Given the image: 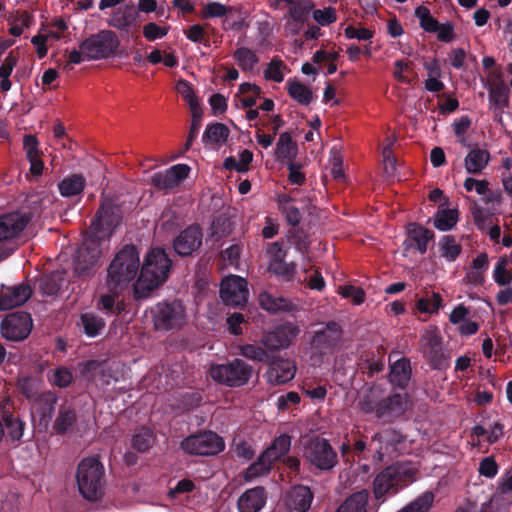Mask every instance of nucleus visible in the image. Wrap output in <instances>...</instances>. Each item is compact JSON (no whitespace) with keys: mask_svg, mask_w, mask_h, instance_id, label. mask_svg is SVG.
<instances>
[{"mask_svg":"<svg viewBox=\"0 0 512 512\" xmlns=\"http://www.w3.org/2000/svg\"><path fill=\"white\" fill-rule=\"evenodd\" d=\"M173 262L165 249L155 247L149 250L140 268L137 280L133 284L136 300L146 299L151 292L169 278Z\"/></svg>","mask_w":512,"mask_h":512,"instance_id":"1","label":"nucleus"},{"mask_svg":"<svg viewBox=\"0 0 512 512\" xmlns=\"http://www.w3.org/2000/svg\"><path fill=\"white\" fill-rule=\"evenodd\" d=\"M419 468L410 461H398L379 472L373 482L374 498L383 504L417 480Z\"/></svg>","mask_w":512,"mask_h":512,"instance_id":"2","label":"nucleus"},{"mask_svg":"<svg viewBox=\"0 0 512 512\" xmlns=\"http://www.w3.org/2000/svg\"><path fill=\"white\" fill-rule=\"evenodd\" d=\"M140 256L135 245H125L121 248L107 269L106 285L114 294H121L134 282L140 273Z\"/></svg>","mask_w":512,"mask_h":512,"instance_id":"3","label":"nucleus"},{"mask_svg":"<svg viewBox=\"0 0 512 512\" xmlns=\"http://www.w3.org/2000/svg\"><path fill=\"white\" fill-rule=\"evenodd\" d=\"M407 401V394L385 395L381 386L374 385L362 396L359 405L364 413L374 414L384 422H392L405 413Z\"/></svg>","mask_w":512,"mask_h":512,"instance_id":"4","label":"nucleus"},{"mask_svg":"<svg viewBox=\"0 0 512 512\" xmlns=\"http://www.w3.org/2000/svg\"><path fill=\"white\" fill-rule=\"evenodd\" d=\"M123 216V205L117 199H103L93 217L90 236L99 241L108 240L121 224Z\"/></svg>","mask_w":512,"mask_h":512,"instance_id":"5","label":"nucleus"},{"mask_svg":"<svg viewBox=\"0 0 512 512\" xmlns=\"http://www.w3.org/2000/svg\"><path fill=\"white\" fill-rule=\"evenodd\" d=\"M104 467L94 457L84 458L77 467L76 481L80 494L89 501L98 500L103 494Z\"/></svg>","mask_w":512,"mask_h":512,"instance_id":"6","label":"nucleus"},{"mask_svg":"<svg viewBox=\"0 0 512 512\" xmlns=\"http://www.w3.org/2000/svg\"><path fill=\"white\" fill-rule=\"evenodd\" d=\"M150 313L156 331L180 329L187 321L186 307L177 299L158 302Z\"/></svg>","mask_w":512,"mask_h":512,"instance_id":"7","label":"nucleus"},{"mask_svg":"<svg viewBox=\"0 0 512 512\" xmlns=\"http://www.w3.org/2000/svg\"><path fill=\"white\" fill-rule=\"evenodd\" d=\"M85 59L90 61L108 59L118 53L120 39L112 30H100L80 43Z\"/></svg>","mask_w":512,"mask_h":512,"instance_id":"8","label":"nucleus"},{"mask_svg":"<svg viewBox=\"0 0 512 512\" xmlns=\"http://www.w3.org/2000/svg\"><path fill=\"white\" fill-rule=\"evenodd\" d=\"M253 374V367L244 360L234 358L210 367L211 378L222 385L235 388L246 385Z\"/></svg>","mask_w":512,"mask_h":512,"instance_id":"9","label":"nucleus"},{"mask_svg":"<svg viewBox=\"0 0 512 512\" xmlns=\"http://www.w3.org/2000/svg\"><path fill=\"white\" fill-rule=\"evenodd\" d=\"M180 448L189 455L215 456L225 449V442L216 432L205 430L185 437Z\"/></svg>","mask_w":512,"mask_h":512,"instance_id":"10","label":"nucleus"},{"mask_svg":"<svg viewBox=\"0 0 512 512\" xmlns=\"http://www.w3.org/2000/svg\"><path fill=\"white\" fill-rule=\"evenodd\" d=\"M343 335V329L336 321H328L313 332L310 339L312 357H318L321 361L326 355L332 354L338 346Z\"/></svg>","mask_w":512,"mask_h":512,"instance_id":"11","label":"nucleus"},{"mask_svg":"<svg viewBox=\"0 0 512 512\" xmlns=\"http://www.w3.org/2000/svg\"><path fill=\"white\" fill-rule=\"evenodd\" d=\"M101 256V241L89 236L78 248L74 259V273L79 278L93 275L94 269Z\"/></svg>","mask_w":512,"mask_h":512,"instance_id":"12","label":"nucleus"},{"mask_svg":"<svg viewBox=\"0 0 512 512\" xmlns=\"http://www.w3.org/2000/svg\"><path fill=\"white\" fill-rule=\"evenodd\" d=\"M305 458L317 469L330 471L338 463V456L329 441L315 437L304 448Z\"/></svg>","mask_w":512,"mask_h":512,"instance_id":"13","label":"nucleus"},{"mask_svg":"<svg viewBox=\"0 0 512 512\" xmlns=\"http://www.w3.org/2000/svg\"><path fill=\"white\" fill-rule=\"evenodd\" d=\"M266 251L269 256L268 271L283 282L293 281L296 264L285 261L287 251L284 249L283 243L280 241L268 243Z\"/></svg>","mask_w":512,"mask_h":512,"instance_id":"14","label":"nucleus"},{"mask_svg":"<svg viewBox=\"0 0 512 512\" xmlns=\"http://www.w3.org/2000/svg\"><path fill=\"white\" fill-rule=\"evenodd\" d=\"M31 315L25 311L10 313L4 317L0 324L1 335L9 341H22L32 330Z\"/></svg>","mask_w":512,"mask_h":512,"instance_id":"15","label":"nucleus"},{"mask_svg":"<svg viewBox=\"0 0 512 512\" xmlns=\"http://www.w3.org/2000/svg\"><path fill=\"white\" fill-rule=\"evenodd\" d=\"M247 281L237 275L226 277L220 285V298L226 306L243 308L248 300Z\"/></svg>","mask_w":512,"mask_h":512,"instance_id":"16","label":"nucleus"},{"mask_svg":"<svg viewBox=\"0 0 512 512\" xmlns=\"http://www.w3.org/2000/svg\"><path fill=\"white\" fill-rule=\"evenodd\" d=\"M299 332L298 325L286 322L276 326L273 330L264 332L260 342L270 352L286 349L291 345Z\"/></svg>","mask_w":512,"mask_h":512,"instance_id":"17","label":"nucleus"},{"mask_svg":"<svg viewBox=\"0 0 512 512\" xmlns=\"http://www.w3.org/2000/svg\"><path fill=\"white\" fill-rule=\"evenodd\" d=\"M203 243V230L199 224H191L174 237L172 247L182 258L191 257L199 251Z\"/></svg>","mask_w":512,"mask_h":512,"instance_id":"18","label":"nucleus"},{"mask_svg":"<svg viewBox=\"0 0 512 512\" xmlns=\"http://www.w3.org/2000/svg\"><path fill=\"white\" fill-rule=\"evenodd\" d=\"M58 396L54 391L46 390L36 395L32 401L31 413L38 417L39 425L47 428L55 416Z\"/></svg>","mask_w":512,"mask_h":512,"instance_id":"19","label":"nucleus"},{"mask_svg":"<svg viewBox=\"0 0 512 512\" xmlns=\"http://www.w3.org/2000/svg\"><path fill=\"white\" fill-rule=\"evenodd\" d=\"M26 422L12 411L3 410L0 418V444L6 439L11 444L19 445L23 442Z\"/></svg>","mask_w":512,"mask_h":512,"instance_id":"20","label":"nucleus"},{"mask_svg":"<svg viewBox=\"0 0 512 512\" xmlns=\"http://www.w3.org/2000/svg\"><path fill=\"white\" fill-rule=\"evenodd\" d=\"M406 229L407 237L403 242L404 250L413 249L424 255L427 252L428 244L434 240V232L419 223H409Z\"/></svg>","mask_w":512,"mask_h":512,"instance_id":"21","label":"nucleus"},{"mask_svg":"<svg viewBox=\"0 0 512 512\" xmlns=\"http://www.w3.org/2000/svg\"><path fill=\"white\" fill-rule=\"evenodd\" d=\"M267 365L266 377L271 385L285 384L295 376L296 367L289 359L271 355Z\"/></svg>","mask_w":512,"mask_h":512,"instance_id":"22","label":"nucleus"},{"mask_svg":"<svg viewBox=\"0 0 512 512\" xmlns=\"http://www.w3.org/2000/svg\"><path fill=\"white\" fill-rule=\"evenodd\" d=\"M31 217L27 213L11 212L0 216V242L7 241L18 236Z\"/></svg>","mask_w":512,"mask_h":512,"instance_id":"23","label":"nucleus"},{"mask_svg":"<svg viewBox=\"0 0 512 512\" xmlns=\"http://www.w3.org/2000/svg\"><path fill=\"white\" fill-rule=\"evenodd\" d=\"M313 493L308 486L295 485L287 492L285 505L288 512H306L313 501Z\"/></svg>","mask_w":512,"mask_h":512,"instance_id":"24","label":"nucleus"},{"mask_svg":"<svg viewBox=\"0 0 512 512\" xmlns=\"http://www.w3.org/2000/svg\"><path fill=\"white\" fill-rule=\"evenodd\" d=\"M267 493L263 486L247 489L237 500L238 512H260L266 505Z\"/></svg>","mask_w":512,"mask_h":512,"instance_id":"25","label":"nucleus"},{"mask_svg":"<svg viewBox=\"0 0 512 512\" xmlns=\"http://www.w3.org/2000/svg\"><path fill=\"white\" fill-rule=\"evenodd\" d=\"M31 295L32 289L25 283L3 289L0 294V310H10L21 306L28 301Z\"/></svg>","mask_w":512,"mask_h":512,"instance_id":"26","label":"nucleus"},{"mask_svg":"<svg viewBox=\"0 0 512 512\" xmlns=\"http://www.w3.org/2000/svg\"><path fill=\"white\" fill-rule=\"evenodd\" d=\"M77 420L78 416L74 405L64 401L58 407L52 428L56 434L65 435L75 427Z\"/></svg>","mask_w":512,"mask_h":512,"instance_id":"27","label":"nucleus"},{"mask_svg":"<svg viewBox=\"0 0 512 512\" xmlns=\"http://www.w3.org/2000/svg\"><path fill=\"white\" fill-rule=\"evenodd\" d=\"M412 377L410 360L402 357L389 365V382L401 390H405Z\"/></svg>","mask_w":512,"mask_h":512,"instance_id":"28","label":"nucleus"},{"mask_svg":"<svg viewBox=\"0 0 512 512\" xmlns=\"http://www.w3.org/2000/svg\"><path fill=\"white\" fill-rule=\"evenodd\" d=\"M372 439L380 443V450L392 453L399 450V446L406 441V435L400 430L389 427L375 433Z\"/></svg>","mask_w":512,"mask_h":512,"instance_id":"29","label":"nucleus"},{"mask_svg":"<svg viewBox=\"0 0 512 512\" xmlns=\"http://www.w3.org/2000/svg\"><path fill=\"white\" fill-rule=\"evenodd\" d=\"M490 159L488 150L475 146L466 155L464 166L467 173L478 175L488 166Z\"/></svg>","mask_w":512,"mask_h":512,"instance_id":"30","label":"nucleus"},{"mask_svg":"<svg viewBox=\"0 0 512 512\" xmlns=\"http://www.w3.org/2000/svg\"><path fill=\"white\" fill-rule=\"evenodd\" d=\"M369 492L366 489L347 497L335 512H367Z\"/></svg>","mask_w":512,"mask_h":512,"instance_id":"31","label":"nucleus"},{"mask_svg":"<svg viewBox=\"0 0 512 512\" xmlns=\"http://www.w3.org/2000/svg\"><path fill=\"white\" fill-rule=\"evenodd\" d=\"M259 302L262 309L273 314L289 312L293 308V304L290 300L284 297H275L267 292H263L259 295Z\"/></svg>","mask_w":512,"mask_h":512,"instance_id":"32","label":"nucleus"},{"mask_svg":"<svg viewBox=\"0 0 512 512\" xmlns=\"http://www.w3.org/2000/svg\"><path fill=\"white\" fill-rule=\"evenodd\" d=\"M156 441V434L150 427L143 426L139 428L132 436L131 446L139 453L149 451Z\"/></svg>","mask_w":512,"mask_h":512,"instance_id":"33","label":"nucleus"},{"mask_svg":"<svg viewBox=\"0 0 512 512\" xmlns=\"http://www.w3.org/2000/svg\"><path fill=\"white\" fill-rule=\"evenodd\" d=\"M65 281V273L63 271H53L50 274L44 275L39 280L40 291L47 296L56 295Z\"/></svg>","mask_w":512,"mask_h":512,"instance_id":"34","label":"nucleus"},{"mask_svg":"<svg viewBox=\"0 0 512 512\" xmlns=\"http://www.w3.org/2000/svg\"><path fill=\"white\" fill-rule=\"evenodd\" d=\"M137 18L138 12L133 7L127 5L123 11L118 10L112 15L108 25L123 31L135 25Z\"/></svg>","mask_w":512,"mask_h":512,"instance_id":"35","label":"nucleus"},{"mask_svg":"<svg viewBox=\"0 0 512 512\" xmlns=\"http://www.w3.org/2000/svg\"><path fill=\"white\" fill-rule=\"evenodd\" d=\"M298 151L297 144L293 141L289 132L280 134L275 148V156L278 160H292L295 158Z\"/></svg>","mask_w":512,"mask_h":512,"instance_id":"36","label":"nucleus"},{"mask_svg":"<svg viewBox=\"0 0 512 512\" xmlns=\"http://www.w3.org/2000/svg\"><path fill=\"white\" fill-rule=\"evenodd\" d=\"M86 180L81 174H72L65 177L59 184L60 194L64 197H73L81 194L85 188Z\"/></svg>","mask_w":512,"mask_h":512,"instance_id":"37","label":"nucleus"},{"mask_svg":"<svg viewBox=\"0 0 512 512\" xmlns=\"http://www.w3.org/2000/svg\"><path fill=\"white\" fill-rule=\"evenodd\" d=\"M80 323L84 334L90 338L100 335L106 326L104 319L92 312L82 313Z\"/></svg>","mask_w":512,"mask_h":512,"instance_id":"38","label":"nucleus"},{"mask_svg":"<svg viewBox=\"0 0 512 512\" xmlns=\"http://www.w3.org/2000/svg\"><path fill=\"white\" fill-rule=\"evenodd\" d=\"M441 256L448 262H454L462 252V246L453 235H444L438 243Z\"/></svg>","mask_w":512,"mask_h":512,"instance_id":"39","label":"nucleus"},{"mask_svg":"<svg viewBox=\"0 0 512 512\" xmlns=\"http://www.w3.org/2000/svg\"><path fill=\"white\" fill-rule=\"evenodd\" d=\"M291 447V437L287 434H282L276 437L271 445L264 451L265 456H268L273 462L278 461L281 457L285 456Z\"/></svg>","mask_w":512,"mask_h":512,"instance_id":"40","label":"nucleus"},{"mask_svg":"<svg viewBox=\"0 0 512 512\" xmlns=\"http://www.w3.org/2000/svg\"><path fill=\"white\" fill-rule=\"evenodd\" d=\"M287 92L292 99L304 106L309 105L313 100L312 91L297 80H288Z\"/></svg>","mask_w":512,"mask_h":512,"instance_id":"41","label":"nucleus"},{"mask_svg":"<svg viewBox=\"0 0 512 512\" xmlns=\"http://www.w3.org/2000/svg\"><path fill=\"white\" fill-rule=\"evenodd\" d=\"M230 131L225 124L213 123L207 125L203 135L202 141L204 143L219 144L227 141Z\"/></svg>","mask_w":512,"mask_h":512,"instance_id":"42","label":"nucleus"},{"mask_svg":"<svg viewBox=\"0 0 512 512\" xmlns=\"http://www.w3.org/2000/svg\"><path fill=\"white\" fill-rule=\"evenodd\" d=\"M233 58L243 72H251L259 62L255 52L247 47H240L233 53Z\"/></svg>","mask_w":512,"mask_h":512,"instance_id":"43","label":"nucleus"},{"mask_svg":"<svg viewBox=\"0 0 512 512\" xmlns=\"http://www.w3.org/2000/svg\"><path fill=\"white\" fill-rule=\"evenodd\" d=\"M274 462L268 458V456H265V453L263 452L255 462H253L244 472V479L245 481L249 482L253 479L267 474Z\"/></svg>","mask_w":512,"mask_h":512,"instance_id":"44","label":"nucleus"},{"mask_svg":"<svg viewBox=\"0 0 512 512\" xmlns=\"http://www.w3.org/2000/svg\"><path fill=\"white\" fill-rule=\"evenodd\" d=\"M314 3L312 0H297L296 3L290 7L289 16L298 24H305L310 18L311 12L314 10Z\"/></svg>","mask_w":512,"mask_h":512,"instance_id":"45","label":"nucleus"},{"mask_svg":"<svg viewBox=\"0 0 512 512\" xmlns=\"http://www.w3.org/2000/svg\"><path fill=\"white\" fill-rule=\"evenodd\" d=\"M434 499L435 494L432 491H425L397 512H429Z\"/></svg>","mask_w":512,"mask_h":512,"instance_id":"46","label":"nucleus"},{"mask_svg":"<svg viewBox=\"0 0 512 512\" xmlns=\"http://www.w3.org/2000/svg\"><path fill=\"white\" fill-rule=\"evenodd\" d=\"M458 221V212L455 209H439L435 216L433 224L440 231L451 230Z\"/></svg>","mask_w":512,"mask_h":512,"instance_id":"47","label":"nucleus"},{"mask_svg":"<svg viewBox=\"0 0 512 512\" xmlns=\"http://www.w3.org/2000/svg\"><path fill=\"white\" fill-rule=\"evenodd\" d=\"M18 62V56L14 54V52H10L3 63L0 66V89L2 92H7L11 89L12 83L9 79L10 75L13 72L14 67Z\"/></svg>","mask_w":512,"mask_h":512,"instance_id":"48","label":"nucleus"},{"mask_svg":"<svg viewBox=\"0 0 512 512\" xmlns=\"http://www.w3.org/2000/svg\"><path fill=\"white\" fill-rule=\"evenodd\" d=\"M288 238L297 251H299L300 253L307 252L311 243L310 235L302 227H299V225L292 226V228L288 232Z\"/></svg>","mask_w":512,"mask_h":512,"instance_id":"49","label":"nucleus"},{"mask_svg":"<svg viewBox=\"0 0 512 512\" xmlns=\"http://www.w3.org/2000/svg\"><path fill=\"white\" fill-rule=\"evenodd\" d=\"M49 383L58 388H67L73 381L72 372L64 366L50 370L47 374Z\"/></svg>","mask_w":512,"mask_h":512,"instance_id":"50","label":"nucleus"},{"mask_svg":"<svg viewBox=\"0 0 512 512\" xmlns=\"http://www.w3.org/2000/svg\"><path fill=\"white\" fill-rule=\"evenodd\" d=\"M239 93L244 95L240 99L243 108H252L256 105L257 98L261 95V88L253 83L244 82L239 86Z\"/></svg>","mask_w":512,"mask_h":512,"instance_id":"51","label":"nucleus"},{"mask_svg":"<svg viewBox=\"0 0 512 512\" xmlns=\"http://www.w3.org/2000/svg\"><path fill=\"white\" fill-rule=\"evenodd\" d=\"M239 353L247 359L266 364L272 355L266 350V348L264 349L263 347L255 344L241 345L239 347Z\"/></svg>","mask_w":512,"mask_h":512,"instance_id":"52","label":"nucleus"},{"mask_svg":"<svg viewBox=\"0 0 512 512\" xmlns=\"http://www.w3.org/2000/svg\"><path fill=\"white\" fill-rule=\"evenodd\" d=\"M415 17L419 20L420 27L428 33H436L439 29V22L434 18L426 6H419L415 9Z\"/></svg>","mask_w":512,"mask_h":512,"instance_id":"53","label":"nucleus"},{"mask_svg":"<svg viewBox=\"0 0 512 512\" xmlns=\"http://www.w3.org/2000/svg\"><path fill=\"white\" fill-rule=\"evenodd\" d=\"M177 91L189 105L191 111L202 110L198 98L190 82L184 79H180L177 82Z\"/></svg>","mask_w":512,"mask_h":512,"instance_id":"54","label":"nucleus"},{"mask_svg":"<svg viewBox=\"0 0 512 512\" xmlns=\"http://www.w3.org/2000/svg\"><path fill=\"white\" fill-rule=\"evenodd\" d=\"M442 305V297L439 293L433 292L431 297H422L417 300L416 307L421 313H436Z\"/></svg>","mask_w":512,"mask_h":512,"instance_id":"55","label":"nucleus"},{"mask_svg":"<svg viewBox=\"0 0 512 512\" xmlns=\"http://www.w3.org/2000/svg\"><path fill=\"white\" fill-rule=\"evenodd\" d=\"M489 100L494 105L505 107L509 103V89L504 83H499L489 89Z\"/></svg>","mask_w":512,"mask_h":512,"instance_id":"56","label":"nucleus"},{"mask_svg":"<svg viewBox=\"0 0 512 512\" xmlns=\"http://www.w3.org/2000/svg\"><path fill=\"white\" fill-rule=\"evenodd\" d=\"M506 258H501L495 265L493 279L499 286H506L512 281V275L507 270Z\"/></svg>","mask_w":512,"mask_h":512,"instance_id":"57","label":"nucleus"},{"mask_svg":"<svg viewBox=\"0 0 512 512\" xmlns=\"http://www.w3.org/2000/svg\"><path fill=\"white\" fill-rule=\"evenodd\" d=\"M283 66L284 62L281 59L274 57L264 70L265 79L272 80L276 83L282 82L284 79V75L281 71Z\"/></svg>","mask_w":512,"mask_h":512,"instance_id":"58","label":"nucleus"},{"mask_svg":"<svg viewBox=\"0 0 512 512\" xmlns=\"http://www.w3.org/2000/svg\"><path fill=\"white\" fill-rule=\"evenodd\" d=\"M312 17L321 26H328L337 20L336 10L333 7L314 9Z\"/></svg>","mask_w":512,"mask_h":512,"instance_id":"59","label":"nucleus"},{"mask_svg":"<svg viewBox=\"0 0 512 512\" xmlns=\"http://www.w3.org/2000/svg\"><path fill=\"white\" fill-rule=\"evenodd\" d=\"M191 114H192L191 126H190V130H189V133H188L185 145H184V148L186 151L191 148L194 140L196 139V137L199 133V129L201 127V119H202L203 111L202 110L191 111Z\"/></svg>","mask_w":512,"mask_h":512,"instance_id":"60","label":"nucleus"},{"mask_svg":"<svg viewBox=\"0 0 512 512\" xmlns=\"http://www.w3.org/2000/svg\"><path fill=\"white\" fill-rule=\"evenodd\" d=\"M338 292L343 298H352L355 305H361L365 301V292L360 287L353 285L340 286Z\"/></svg>","mask_w":512,"mask_h":512,"instance_id":"61","label":"nucleus"},{"mask_svg":"<svg viewBox=\"0 0 512 512\" xmlns=\"http://www.w3.org/2000/svg\"><path fill=\"white\" fill-rule=\"evenodd\" d=\"M498 470L499 466L492 456L484 457L479 463L478 472L481 476L486 478H494L497 475Z\"/></svg>","mask_w":512,"mask_h":512,"instance_id":"62","label":"nucleus"},{"mask_svg":"<svg viewBox=\"0 0 512 512\" xmlns=\"http://www.w3.org/2000/svg\"><path fill=\"white\" fill-rule=\"evenodd\" d=\"M151 184L159 190L171 189L176 186L167 169L154 173L151 177Z\"/></svg>","mask_w":512,"mask_h":512,"instance_id":"63","label":"nucleus"},{"mask_svg":"<svg viewBox=\"0 0 512 512\" xmlns=\"http://www.w3.org/2000/svg\"><path fill=\"white\" fill-rule=\"evenodd\" d=\"M17 387L21 394L27 399L32 400L37 394L35 380L31 376H25L18 379Z\"/></svg>","mask_w":512,"mask_h":512,"instance_id":"64","label":"nucleus"}]
</instances>
